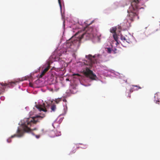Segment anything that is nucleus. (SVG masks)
<instances>
[{
    "mask_svg": "<svg viewBox=\"0 0 160 160\" xmlns=\"http://www.w3.org/2000/svg\"><path fill=\"white\" fill-rule=\"evenodd\" d=\"M45 117L44 114H43L42 116L36 115L32 118L25 119L24 120V123L22 124L23 131L19 129L18 128L17 131V134H15L12 136L11 138H12L16 137H21L23 135L24 132H28L31 131L36 130V128H31L30 127L33 126L38 122H40V121Z\"/></svg>",
    "mask_w": 160,
    "mask_h": 160,
    "instance_id": "1",
    "label": "nucleus"
},
{
    "mask_svg": "<svg viewBox=\"0 0 160 160\" xmlns=\"http://www.w3.org/2000/svg\"><path fill=\"white\" fill-rule=\"evenodd\" d=\"M131 2V6L128 10V12L130 17V20L131 21L133 20V18L137 15L138 11V4L139 2L138 0H130Z\"/></svg>",
    "mask_w": 160,
    "mask_h": 160,
    "instance_id": "2",
    "label": "nucleus"
},
{
    "mask_svg": "<svg viewBox=\"0 0 160 160\" xmlns=\"http://www.w3.org/2000/svg\"><path fill=\"white\" fill-rule=\"evenodd\" d=\"M84 75L87 77L89 78L90 79L94 80L97 78L96 75L94 74L92 71L90 70L88 68H86L83 70Z\"/></svg>",
    "mask_w": 160,
    "mask_h": 160,
    "instance_id": "3",
    "label": "nucleus"
},
{
    "mask_svg": "<svg viewBox=\"0 0 160 160\" xmlns=\"http://www.w3.org/2000/svg\"><path fill=\"white\" fill-rule=\"evenodd\" d=\"M93 29L92 28H90L88 30H87L86 32L83 33L80 37V39L84 38L86 40H88L92 38L93 35L92 33Z\"/></svg>",
    "mask_w": 160,
    "mask_h": 160,
    "instance_id": "4",
    "label": "nucleus"
},
{
    "mask_svg": "<svg viewBox=\"0 0 160 160\" xmlns=\"http://www.w3.org/2000/svg\"><path fill=\"white\" fill-rule=\"evenodd\" d=\"M100 55L99 54H95L94 56H92L91 55L89 54L88 55H86V57L88 59V64L92 67L93 64H94L96 62L95 58L96 57H99Z\"/></svg>",
    "mask_w": 160,
    "mask_h": 160,
    "instance_id": "5",
    "label": "nucleus"
},
{
    "mask_svg": "<svg viewBox=\"0 0 160 160\" xmlns=\"http://www.w3.org/2000/svg\"><path fill=\"white\" fill-rule=\"evenodd\" d=\"M154 98L156 103L159 104L158 102H160V92H157L155 94Z\"/></svg>",
    "mask_w": 160,
    "mask_h": 160,
    "instance_id": "6",
    "label": "nucleus"
},
{
    "mask_svg": "<svg viewBox=\"0 0 160 160\" xmlns=\"http://www.w3.org/2000/svg\"><path fill=\"white\" fill-rule=\"evenodd\" d=\"M36 108L40 111H43L44 112H47V110L44 107L40 105H36Z\"/></svg>",
    "mask_w": 160,
    "mask_h": 160,
    "instance_id": "7",
    "label": "nucleus"
},
{
    "mask_svg": "<svg viewBox=\"0 0 160 160\" xmlns=\"http://www.w3.org/2000/svg\"><path fill=\"white\" fill-rule=\"evenodd\" d=\"M50 67V66L49 65H48L47 67L42 72L41 74H40L39 76V77L40 78H42V77L45 74V73L47 71L49 70Z\"/></svg>",
    "mask_w": 160,
    "mask_h": 160,
    "instance_id": "8",
    "label": "nucleus"
},
{
    "mask_svg": "<svg viewBox=\"0 0 160 160\" xmlns=\"http://www.w3.org/2000/svg\"><path fill=\"white\" fill-rule=\"evenodd\" d=\"M68 46H70V47H69L70 48H72L73 50H71V51L72 52H74L76 51L75 50L74 48H75V46L74 45V42H72L71 43H68Z\"/></svg>",
    "mask_w": 160,
    "mask_h": 160,
    "instance_id": "9",
    "label": "nucleus"
},
{
    "mask_svg": "<svg viewBox=\"0 0 160 160\" xmlns=\"http://www.w3.org/2000/svg\"><path fill=\"white\" fill-rule=\"evenodd\" d=\"M121 39L123 42H129L130 41L129 40L122 35H121Z\"/></svg>",
    "mask_w": 160,
    "mask_h": 160,
    "instance_id": "10",
    "label": "nucleus"
},
{
    "mask_svg": "<svg viewBox=\"0 0 160 160\" xmlns=\"http://www.w3.org/2000/svg\"><path fill=\"white\" fill-rule=\"evenodd\" d=\"M1 85L2 86V88H3V90L2 91V92H3L4 89L5 88V87L7 86L8 85V84L7 83H4L3 82L1 83Z\"/></svg>",
    "mask_w": 160,
    "mask_h": 160,
    "instance_id": "11",
    "label": "nucleus"
},
{
    "mask_svg": "<svg viewBox=\"0 0 160 160\" xmlns=\"http://www.w3.org/2000/svg\"><path fill=\"white\" fill-rule=\"evenodd\" d=\"M116 27H113L111 28L110 32L113 34L116 33Z\"/></svg>",
    "mask_w": 160,
    "mask_h": 160,
    "instance_id": "12",
    "label": "nucleus"
},
{
    "mask_svg": "<svg viewBox=\"0 0 160 160\" xmlns=\"http://www.w3.org/2000/svg\"><path fill=\"white\" fill-rule=\"evenodd\" d=\"M113 37L114 40H115V41H116L117 43H118V36H117L116 33L113 34Z\"/></svg>",
    "mask_w": 160,
    "mask_h": 160,
    "instance_id": "13",
    "label": "nucleus"
},
{
    "mask_svg": "<svg viewBox=\"0 0 160 160\" xmlns=\"http://www.w3.org/2000/svg\"><path fill=\"white\" fill-rule=\"evenodd\" d=\"M51 109L52 111L53 112H54L56 109V106L55 105H52L51 106Z\"/></svg>",
    "mask_w": 160,
    "mask_h": 160,
    "instance_id": "14",
    "label": "nucleus"
},
{
    "mask_svg": "<svg viewBox=\"0 0 160 160\" xmlns=\"http://www.w3.org/2000/svg\"><path fill=\"white\" fill-rule=\"evenodd\" d=\"M54 101L57 104H58L61 101V99L60 98L56 99Z\"/></svg>",
    "mask_w": 160,
    "mask_h": 160,
    "instance_id": "15",
    "label": "nucleus"
},
{
    "mask_svg": "<svg viewBox=\"0 0 160 160\" xmlns=\"http://www.w3.org/2000/svg\"><path fill=\"white\" fill-rule=\"evenodd\" d=\"M132 86L133 87H136L137 88H138L136 89V90H138V89H141L142 88V87H140L138 86V85H132Z\"/></svg>",
    "mask_w": 160,
    "mask_h": 160,
    "instance_id": "16",
    "label": "nucleus"
},
{
    "mask_svg": "<svg viewBox=\"0 0 160 160\" xmlns=\"http://www.w3.org/2000/svg\"><path fill=\"white\" fill-rule=\"evenodd\" d=\"M72 76L74 77V78H77V77H76V76H77L78 77H79V76H80V75L78 74V73H77V74H72Z\"/></svg>",
    "mask_w": 160,
    "mask_h": 160,
    "instance_id": "17",
    "label": "nucleus"
},
{
    "mask_svg": "<svg viewBox=\"0 0 160 160\" xmlns=\"http://www.w3.org/2000/svg\"><path fill=\"white\" fill-rule=\"evenodd\" d=\"M107 52L109 53H110L111 52L112 50L110 48H107Z\"/></svg>",
    "mask_w": 160,
    "mask_h": 160,
    "instance_id": "18",
    "label": "nucleus"
},
{
    "mask_svg": "<svg viewBox=\"0 0 160 160\" xmlns=\"http://www.w3.org/2000/svg\"><path fill=\"white\" fill-rule=\"evenodd\" d=\"M58 3L60 8L61 10H62V5H61V1L60 0H58Z\"/></svg>",
    "mask_w": 160,
    "mask_h": 160,
    "instance_id": "19",
    "label": "nucleus"
},
{
    "mask_svg": "<svg viewBox=\"0 0 160 160\" xmlns=\"http://www.w3.org/2000/svg\"><path fill=\"white\" fill-rule=\"evenodd\" d=\"M36 137L37 138H39V136H38V135H36Z\"/></svg>",
    "mask_w": 160,
    "mask_h": 160,
    "instance_id": "20",
    "label": "nucleus"
},
{
    "mask_svg": "<svg viewBox=\"0 0 160 160\" xmlns=\"http://www.w3.org/2000/svg\"><path fill=\"white\" fill-rule=\"evenodd\" d=\"M61 55H62V54H61V53H59V55H59V57H60V56H61Z\"/></svg>",
    "mask_w": 160,
    "mask_h": 160,
    "instance_id": "21",
    "label": "nucleus"
},
{
    "mask_svg": "<svg viewBox=\"0 0 160 160\" xmlns=\"http://www.w3.org/2000/svg\"><path fill=\"white\" fill-rule=\"evenodd\" d=\"M3 98V97H1V99H2V98Z\"/></svg>",
    "mask_w": 160,
    "mask_h": 160,
    "instance_id": "22",
    "label": "nucleus"
},
{
    "mask_svg": "<svg viewBox=\"0 0 160 160\" xmlns=\"http://www.w3.org/2000/svg\"><path fill=\"white\" fill-rule=\"evenodd\" d=\"M72 38H71V40H70V41H71V42H72Z\"/></svg>",
    "mask_w": 160,
    "mask_h": 160,
    "instance_id": "23",
    "label": "nucleus"
},
{
    "mask_svg": "<svg viewBox=\"0 0 160 160\" xmlns=\"http://www.w3.org/2000/svg\"><path fill=\"white\" fill-rule=\"evenodd\" d=\"M0 91H1V90H0Z\"/></svg>",
    "mask_w": 160,
    "mask_h": 160,
    "instance_id": "24",
    "label": "nucleus"
}]
</instances>
